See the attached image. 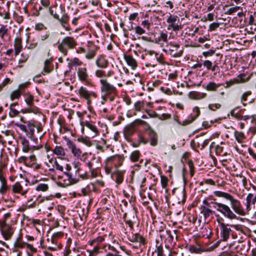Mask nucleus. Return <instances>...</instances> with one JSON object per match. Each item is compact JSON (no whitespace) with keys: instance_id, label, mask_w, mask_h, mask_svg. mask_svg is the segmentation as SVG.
<instances>
[{"instance_id":"69168bd1","label":"nucleus","mask_w":256,"mask_h":256,"mask_svg":"<svg viewBox=\"0 0 256 256\" xmlns=\"http://www.w3.org/2000/svg\"><path fill=\"white\" fill-rule=\"evenodd\" d=\"M100 248L98 245L95 246L92 250L88 251L90 252L89 256H94L97 254Z\"/></svg>"},{"instance_id":"c85d7f7f","label":"nucleus","mask_w":256,"mask_h":256,"mask_svg":"<svg viewBox=\"0 0 256 256\" xmlns=\"http://www.w3.org/2000/svg\"><path fill=\"white\" fill-rule=\"evenodd\" d=\"M190 98L194 100H200L205 98L206 96V94L198 92L192 91L189 93Z\"/></svg>"},{"instance_id":"cd10ccee","label":"nucleus","mask_w":256,"mask_h":256,"mask_svg":"<svg viewBox=\"0 0 256 256\" xmlns=\"http://www.w3.org/2000/svg\"><path fill=\"white\" fill-rule=\"evenodd\" d=\"M158 241L156 240V249L152 252V256H165L162 244L158 245Z\"/></svg>"},{"instance_id":"052dcab7","label":"nucleus","mask_w":256,"mask_h":256,"mask_svg":"<svg viewBox=\"0 0 256 256\" xmlns=\"http://www.w3.org/2000/svg\"><path fill=\"white\" fill-rule=\"evenodd\" d=\"M67 61L71 60L72 62V64L76 66H81L82 64V62L80 61L78 58H74L73 59L70 60L69 58H67Z\"/></svg>"},{"instance_id":"4be33fe9","label":"nucleus","mask_w":256,"mask_h":256,"mask_svg":"<svg viewBox=\"0 0 256 256\" xmlns=\"http://www.w3.org/2000/svg\"><path fill=\"white\" fill-rule=\"evenodd\" d=\"M12 192L13 193L20 194L23 196H26L28 190H24L23 187L19 182H16L12 186Z\"/></svg>"},{"instance_id":"f3484780","label":"nucleus","mask_w":256,"mask_h":256,"mask_svg":"<svg viewBox=\"0 0 256 256\" xmlns=\"http://www.w3.org/2000/svg\"><path fill=\"white\" fill-rule=\"evenodd\" d=\"M108 160L111 162L112 166H114L116 168H118L122 165L124 158L121 156L116 154L108 157Z\"/></svg>"},{"instance_id":"37998d69","label":"nucleus","mask_w":256,"mask_h":256,"mask_svg":"<svg viewBox=\"0 0 256 256\" xmlns=\"http://www.w3.org/2000/svg\"><path fill=\"white\" fill-rule=\"evenodd\" d=\"M106 165L104 166L105 172L107 174H110L112 172V164L111 162L108 160V158L106 160Z\"/></svg>"},{"instance_id":"6ab92c4d","label":"nucleus","mask_w":256,"mask_h":256,"mask_svg":"<svg viewBox=\"0 0 256 256\" xmlns=\"http://www.w3.org/2000/svg\"><path fill=\"white\" fill-rule=\"evenodd\" d=\"M128 240L132 242H139L142 245L145 246L147 244L146 239L139 233L132 234L131 238H128Z\"/></svg>"},{"instance_id":"f8f14e48","label":"nucleus","mask_w":256,"mask_h":256,"mask_svg":"<svg viewBox=\"0 0 256 256\" xmlns=\"http://www.w3.org/2000/svg\"><path fill=\"white\" fill-rule=\"evenodd\" d=\"M200 111L199 108L195 106L193 108V114H190L186 120H184L182 122H181V124L180 125L186 126L192 123L200 116Z\"/></svg>"},{"instance_id":"5701e85b","label":"nucleus","mask_w":256,"mask_h":256,"mask_svg":"<svg viewBox=\"0 0 256 256\" xmlns=\"http://www.w3.org/2000/svg\"><path fill=\"white\" fill-rule=\"evenodd\" d=\"M124 172L120 170H116L112 174V176L113 178H115L116 182L120 184L123 182L124 180Z\"/></svg>"},{"instance_id":"79ce46f5","label":"nucleus","mask_w":256,"mask_h":256,"mask_svg":"<svg viewBox=\"0 0 256 256\" xmlns=\"http://www.w3.org/2000/svg\"><path fill=\"white\" fill-rule=\"evenodd\" d=\"M240 9H242V8L240 6L232 7L228 8L227 10L225 11L224 14L227 15L233 14L234 13L236 12L238 10Z\"/></svg>"},{"instance_id":"6e6552de","label":"nucleus","mask_w":256,"mask_h":256,"mask_svg":"<svg viewBox=\"0 0 256 256\" xmlns=\"http://www.w3.org/2000/svg\"><path fill=\"white\" fill-rule=\"evenodd\" d=\"M140 38L146 42H151L156 44H160V42H167L168 41V32H167L160 31L159 32L158 36L156 38L148 37L146 36H142ZM140 38V37H138Z\"/></svg>"},{"instance_id":"aec40b11","label":"nucleus","mask_w":256,"mask_h":256,"mask_svg":"<svg viewBox=\"0 0 256 256\" xmlns=\"http://www.w3.org/2000/svg\"><path fill=\"white\" fill-rule=\"evenodd\" d=\"M146 131L150 138V145L152 146H156L158 144L157 134L150 126L146 129Z\"/></svg>"},{"instance_id":"a18cd8bd","label":"nucleus","mask_w":256,"mask_h":256,"mask_svg":"<svg viewBox=\"0 0 256 256\" xmlns=\"http://www.w3.org/2000/svg\"><path fill=\"white\" fill-rule=\"evenodd\" d=\"M20 96V92L19 90H16L12 92L10 96V98L11 100L12 101L15 99H19Z\"/></svg>"},{"instance_id":"9d476101","label":"nucleus","mask_w":256,"mask_h":256,"mask_svg":"<svg viewBox=\"0 0 256 256\" xmlns=\"http://www.w3.org/2000/svg\"><path fill=\"white\" fill-rule=\"evenodd\" d=\"M77 75L80 81L85 85L92 86V82L88 80L89 76L86 67H80L76 70Z\"/></svg>"},{"instance_id":"423d86ee","label":"nucleus","mask_w":256,"mask_h":256,"mask_svg":"<svg viewBox=\"0 0 256 256\" xmlns=\"http://www.w3.org/2000/svg\"><path fill=\"white\" fill-rule=\"evenodd\" d=\"M167 47L168 48V50L164 49L163 51L173 58L180 57L184 53V48H180L178 44L170 42L167 45Z\"/></svg>"},{"instance_id":"7ed1b4c3","label":"nucleus","mask_w":256,"mask_h":256,"mask_svg":"<svg viewBox=\"0 0 256 256\" xmlns=\"http://www.w3.org/2000/svg\"><path fill=\"white\" fill-rule=\"evenodd\" d=\"M102 99L104 101L109 100L113 102L117 95V89L106 79L100 80Z\"/></svg>"},{"instance_id":"c03bdc74","label":"nucleus","mask_w":256,"mask_h":256,"mask_svg":"<svg viewBox=\"0 0 256 256\" xmlns=\"http://www.w3.org/2000/svg\"><path fill=\"white\" fill-rule=\"evenodd\" d=\"M188 250L192 253L200 254L203 252L201 248H198L194 245H190L188 246Z\"/></svg>"},{"instance_id":"dca6fc26","label":"nucleus","mask_w":256,"mask_h":256,"mask_svg":"<svg viewBox=\"0 0 256 256\" xmlns=\"http://www.w3.org/2000/svg\"><path fill=\"white\" fill-rule=\"evenodd\" d=\"M36 158L35 155H31L27 157L26 166L33 168L34 170H38L40 168L41 165L36 164Z\"/></svg>"},{"instance_id":"4468645a","label":"nucleus","mask_w":256,"mask_h":256,"mask_svg":"<svg viewBox=\"0 0 256 256\" xmlns=\"http://www.w3.org/2000/svg\"><path fill=\"white\" fill-rule=\"evenodd\" d=\"M78 94L80 97L84 99H88V98L92 97L94 98H96L98 97V94L96 92L90 91L86 87L83 86H81L80 88Z\"/></svg>"},{"instance_id":"a211bd4d","label":"nucleus","mask_w":256,"mask_h":256,"mask_svg":"<svg viewBox=\"0 0 256 256\" xmlns=\"http://www.w3.org/2000/svg\"><path fill=\"white\" fill-rule=\"evenodd\" d=\"M96 66L101 68H106L109 64L108 60L106 58L104 55L102 54L98 56L96 60Z\"/></svg>"},{"instance_id":"39448f33","label":"nucleus","mask_w":256,"mask_h":256,"mask_svg":"<svg viewBox=\"0 0 256 256\" xmlns=\"http://www.w3.org/2000/svg\"><path fill=\"white\" fill-rule=\"evenodd\" d=\"M166 22L168 24V30H172L174 32H176L183 28L182 20L177 15L170 14Z\"/></svg>"},{"instance_id":"473e14b6","label":"nucleus","mask_w":256,"mask_h":256,"mask_svg":"<svg viewBox=\"0 0 256 256\" xmlns=\"http://www.w3.org/2000/svg\"><path fill=\"white\" fill-rule=\"evenodd\" d=\"M252 94L250 90H248L244 92L240 96V102L242 104L246 106H248V103L246 102L248 100V98Z\"/></svg>"},{"instance_id":"393cba45","label":"nucleus","mask_w":256,"mask_h":256,"mask_svg":"<svg viewBox=\"0 0 256 256\" xmlns=\"http://www.w3.org/2000/svg\"><path fill=\"white\" fill-rule=\"evenodd\" d=\"M176 198L178 204H184L185 203L186 198V194L184 186H183L182 189L178 194Z\"/></svg>"},{"instance_id":"58836bf2","label":"nucleus","mask_w":256,"mask_h":256,"mask_svg":"<svg viewBox=\"0 0 256 256\" xmlns=\"http://www.w3.org/2000/svg\"><path fill=\"white\" fill-rule=\"evenodd\" d=\"M32 200L30 199V200H28L27 202V204L29 208H33L36 207V200H38V204H39V203L42 202L44 201V199L43 198H42L41 196H39L36 198V200H35L34 202L32 203H30L32 202Z\"/></svg>"},{"instance_id":"8fccbe9b","label":"nucleus","mask_w":256,"mask_h":256,"mask_svg":"<svg viewBox=\"0 0 256 256\" xmlns=\"http://www.w3.org/2000/svg\"><path fill=\"white\" fill-rule=\"evenodd\" d=\"M144 106V101H138L134 104V110L136 111H140Z\"/></svg>"},{"instance_id":"1a4fd4ad","label":"nucleus","mask_w":256,"mask_h":256,"mask_svg":"<svg viewBox=\"0 0 256 256\" xmlns=\"http://www.w3.org/2000/svg\"><path fill=\"white\" fill-rule=\"evenodd\" d=\"M53 18L58 20L61 26L67 31L71 30L69 24L70 16L64 10L62 18H60L59 15L56 12L52 15Z\"/></svg>"},{"instance_id":"f03ea898","label":"nucleus","mask_w":256,"mask_h":256,"mask_svg":"<svg viewBox=\"0 0 256 256\" xmlns=\"http://www.w3.org/2000/svg\"><path fill=\"white\" fill-rule=\"evenodd\" d=\"M215 216L216 218V222L218 224L220 228V240L224 242L227 241L230 235L233 239H236L238 238L236 234L233 232L231 228L238 230H239L238 225L225 224L224 222V218L218 214H215Z\"/></svg>"},{"instance_id":"e433bc0d","label":"nucleus","mask_w":256,"mask_h":256,"mask_svg":"<svg viewBox=\"0 0 256 256\" xmlns=\"http://www.w3.org/2000/svg\"><path fill=\"white\" fill-rule=\"evenodd\" d=\"M22 236L17 238L16 241L14 242V248H22L26 246V242L22 241Z\"/></svg>"},{"instance_id":"20e7f679","label":"nucleus","mask_w":256,"mask_h":256,"mask_svg":"<svg viewBox=\"0 0 256 256\" xmlns=\"http://www.w3.org/2000/svg\"><path fill=\"white\" fill-rule=\"evenodd\" d=\"M76 45L77 42L74 38L67 36L62 40L58 45V48L64 56H66L68 53V50L74 48Z\"/></svg>"},{"instance_id":"ea45409f","label":"nucleus","mask_w":256,"mask_h":256,"mask_svg":"<svg viewBox=\"0 0 256 256\" xmlns=\"http://www.w3.org/2000/svg\"><path fill=\"white\" fill-rule=\"evenodd\" d=\"M254 194L250 193L248 194L246 198V208L248 209L250 207L251 203L254 204L256 202H254Z\"/></svg>"},{"instance_id":"a878e982","label":"nucleus","mask_w":256,"mask_h":256,"mask_svg":"<svg viewBox=\"0 0 256 256\" xmlns=\"http://www.w3.org/2000/svg\"><path fill=\"white\" fill-rule=\"evenodd\" d=\"M200 209L201 210L200 212L203 214L205 220H206L208 217L214 214V215L216 214L214 211L204 206H201Z\"/></svg>"},{"instance_id":"13d9d810","label":"nucleus","mask_w":256,"mask_h":256,"mask_svg":"<svg viewBox=\"0 0 256 256\" xmlns=\"http://www.w3.org/2000/svg\"><path fill=\"white\" fill-rule=\"evenodd\" d=\"M160 182L163 188H166L168 184V178L166 176H160Z\"/></svg>"},{"instance_id":"2f4dec72","label":"nucleus","mask_w":256,"mask_h":256,"mask_svg":"<svg viewBox=\"0 0 256 256\" xmlns=\"http://www.w3.org/2000/svg\"><path fill=\"white\" fill-rule=\"evenodd\" d=\"M222 84H216L214 82H210L206 86V90L208 91H216L217 89L222 86Z\"/></svg>"},{"instance_id":"412c9836","label":"nucleus","mask_w":256,"mask_h":256,"mask_svg":"<svg viewBox=\"0 0 256 256\" xmlns=\"http://www.w3.org/2000/svg\"><path fill=\"white\" fill-rule=\"evenodd\" d=\"M0 181L1 186L0 188V194L2 195H5L10 186L7 184V180L6 178L2 174H0Z\"/></svg>"},{"instance_id":"864d4df0","label":"nucleus","mask_w":256,"mask_h":256,"mask_svg":"<svg viewBox=\"0 0 256 256\" xmlns=\"http://www.w3.org/2000/svg\"><path fill=\"white\" fill-rule=\"evenodd\" d=\"M188 164L189 166L190 176L192 177L194 174V166L192 160H189L188 162Z\"/></svg>"},{"instance_id":"09e8293b","label":"nucleus","mask_w":256,"mask_h":256,"mask_svg":"<svg viewBox=\"0 0 256 256\" xmlns=\"http://www.w3.org/2000/svg\"><path fill=\"white\" fill-rule=\"evenodd\" d=\"M48 189V186L47 184H38L36 190L37 191H42L46 192Z\"/></svg>"},{"instance_id":"ddd939ff","label":"nucleus","mask_w":256,"mask_h":256,"mask_svg":"<svg viewBox=\"0 0 256 256\" xmlns=\"http://www.w3.org/2000/svg\"><path fill=\"white\" fill-rule=\"evenodd\" d=\"M28 131L26 133V135L32 141L34 142L35 144H38V139L34 136L35 128L36 126L32 122L28 121L27 124Z\"/></svg>"},{"instance_id":"338daca9","label":"nucleus","mask_w":256,"mask_h":256,"mask_svg":"<svg viewBox=\"0 0 256 256\" xmlns=\"http://www.w3.org/2000/svg\"><path fill=\"white\" fill-rule=\"evenodd\" d=\"M220 26V24L218 22H212L210 24L209 26V31H214L216 30Z\"/></svg>"},{"instance_id":"774afa93","label":"nucleus","mask_w":256,"mask_h":256,"mask_svg":"<svg viewBox=\"0 0 256 256\" xmlns=\"http://www.w3.org/2000/svg\"><path fill=\"white\" fill-rule=\"evenodd\" d=\"M136 33L138 35H142L146 32V30L140 26H136L134 28Z\"/></svg>"},{"instance_id":"b1692460","label":"nucleus","mask_w":256,"mask_h":256,"mask_svg":"<svg viewBox=\"0 0 256 256\" xmlns=\"http://www.w3.org/2000/svg\"><path fill=\"white\" fill-rule=\"evenodd\" d=\"M166 234L167 237L164 240V246L166 249L170 250L171 248V246L174 240V237L171 234V232L170 230H166Z\"/></svg>"},{"instance_id":"c756f323","label":"nucleus","mask_w":256,"mask_h":256,"mask_svg":"<svg viewBox=\"0 0 256 256\" xmlns=\"http://www.w3.org/2000/svg\"><path fill=\"white\" fill-rule=\"evenodd\" d=\"M92 46L93 48L90 50L86 55V58L88 60H91L95 56L96 54V52L99 48L98 46L95 45H93Z\"/></svg>"},{"instance_id":"7c9ffc66","label":"nucleus","mask_w":256,"mask_h":256,"mask_svg":"<svg viewBox=\"0 0 256 256\" xmlns=\"http://www.w3.org/2000/svg\"><path fill=\"white\" fill-rule=\"evenodd\" d=\"M24 96L26 97L25 102L29 107L35 106L34 103V97L32 94L28 92L24 94Z\"/></svg>"},{"instance_id":"4d7b16f0","label":"nucleus","mask_w":256,"mask_h":256,"mask_svg":"<svg viewBox=\"0 0 256 256\" xmlns=\"http://www.w3.org/2000/svg\"><path fill=\"white\" fill-rule=\"evenodd\" d=\"M134 132V129L132 126H128L125 128L124 134L125 135L131 136Z\"/></svg>"},{"instance_id":"de8ad7c7","label":"nucleus","mask_w":256,"mask_h":256,"mask_svg":"<svg viewBox=\"0 0 256 256\" xmlns=\"http://www.w3.org/2000/svg\"><path fill=\"white\" fill-rule=\"evenodd\" d=\"M38 108L36 106L30 107L29 108H22L21 110V112L23 114L26 113H36L38 111Z\"/></svg>"},{"instance_id":"a19ab883","label":"nucleus","mask_w":256,"mask_h":256,"mask_svg":"<svg viewBox=\"0 0 256 256\" xmlns=\"http://www.w3.org/2000/svg\"><path fill=\"white\" fill-rule=\"evenodd\" d=\"M53 152L58 156H64L66 153L62 147L60 146H56L52 150Z\"/></svg>"},{"instance_id":"49530a36","label":"nucleus","mask_w":256,"mask_h":256,"mask_svg":"<svg viewBox=\"0 0 256 256\" xmlns=\"http://www.w3.org/2000/svg\"><path fill=\"white\" fill-rule=\"evenodd\" d=\"M234 137L238 143L241 142L242 140L244 138V135L243 132L235 130L234 132Z\"/></svg>"},{"instance_id":"9b49d317","label":"nucleus","mask_w":256,"mask_h":256,"mask_svg":"<svg viewBox=\"0 0 256 256\" xmlns=\"http://www.w3.org/2000/svg\"><path fill=\"white\" fill-rule=\"evenodd\" d=\"M134 211L132 212V219L126 220L127 213L125 212L122 216V218L126 224H128L130 230H133L134 228V225L138 221V216L136 213L138 210L136 207L134 206L133 208Z\"/></svg>"},{"instance_id":"3c124183","label":"nucleus","mask_w":256,"mask_h":256,"mask_svg":"<svg viewBox=\"0 0 256 256\" xmlns=\"http://www.w3.org/2000/svg\"><path fill=\"white\" fill-rule=\"evenodd\" d=\"M222 106L220 104H210L208 106V108L212 111H216L218 109H220Z\"/></svg>"},{"instance_id":"2eb2a0df","label":"nucleus","mask_w":256,"mask_h":256,"mask_svg":"<svg viewBox=\"0 0 256 256\" xmlns=\"http://www.w3.org/2000/svg\"><path fill=\"white\" fill-rule=\"evenodd\" d=\"M22 144V151L24 152H33L34 150H38V148L34 146H30L29 141L25 137H20Z\"/></svg>"},{"instance_id":"72a5a7b5","label":"nucleus","mask_w":256,"mask_h":256,"mask_svg":"<svg viewBox=\"0 0 256 256\" xmlns=\"http://www.w3.org/2000/svg\"><path fill=\"white\" fill-rule=\"evenodd\" d=\"M140 152L138 150H136L132 152L130 156V160L132 162H138L140 159Z\"/></svg>"},{"instance_id":"4c0bfd02","label":"nucleus","mask_w":256,"mask_h":256,"mask_svg":"<svg viewBox=\"0 0 256 256\" xmlns=\"http://www.w3.org/2000/svg\"><path fill=\"white\" fill-rule=\"evenodd\" d=\"M77 141L86 144L88 146H90L92 145V142L88 137L84 138L82 136H80L78 138Z\"/></svg>"},{"instance_id":"f257e3e1","label":"nucleus","mask_w":256,"mask_h":256,"mask_svg":"<svg viewBox=\"0 0 256 256\" xmlns=\"http://www.w3.org/2000/svg\"><path fill=\"white\" fill-rule=\"evenodd\" d=\"M214 194L218 197L223 198L230 202L231 208L228 205L221 202H212V208L219 212L228 220H238L239 216H244V211L240 200L234 198L230 194L221 191L214 192Z\"/></svg>"},{"instance_id":"6e6d98bb","label":"nucleus","mask_w":256,"mask_h":256,"mask_svg":"<svg viewBox=\"0 0 256 256\" xmlns=\"http://www.w3.org/2000/svg\"><path fill=\"white\" fill-rule=\"evenodd\" d=\"M10 112L9 116L10 118H14L16 116H18L20 112L14 108H9Z\"/></svg>"},{"instance_id":"0eeeda50","label":"nucleus","mask_w":256,"mask_h":256,"mask_svg":"<svg viewBox=\"0 0 256 256\" xmlns=\"http://www.w3.org/2000/svg\"><path fill=\"white\" fill-rule=\"evenodd\" d=\"M0 230L4 239L10 240L12 238L14 228L12 224H8L4 222H0Z\"/></svg>"},{"instance_id":"bf43d9fd","label":"nucleus","mask_w":256,"mask_h":256,"mask_svg":"<svg viewBox=\"0 0 256 256\" xmlns=\"http://www.w3.org/2000/svg\"><path fill=\"white\" fill-rule=\"evenodd\" d=\"M138 142H140V144H146L148 143V140H146L142 134H138Z\"/></svg>"},{"instance_id":"bb28decb","label":"nucleus","mask_w":256,"mask_h":256,"mask_svg":"<svg viewBox=\"0 0 256 256\" xmlns=\"http://www.w3.org/2000/svg\"><path fill=\"white\" fill-rule=\"evenodd\" d=\"M124 58L126 61L127 64L132 67V69H134L138 66L136 60L131 55L124 56Z\"/></svg>"},{"instance_id":"603ef678","label":"nucleus","mask_w":256,"mask_h":256,"mask_svg":"<svg viewBox=\"0 0 256 256\" xmlns=\"http://www.w3.org/2000/svg\"><path fill=\"white\" fill-rule=\"evenodd\" d=\"M221 120V118H218V119H215L214 120H211L210 122V124H209L208 122V121H204L202 122V125L205 128H209L210 127L212 124L214 122H217L218 121V120Z\"/></svg>"},{"instance_id":"680f3d73","label":"nucleus","mask_w":256,"mask_h":256,"mask_svg":"<svg viewBox=\"0 0 256 256\" xmlns=\"http://www.w3.org/2000/svg\"><path fill=\"white\" fill-rule=\"evenodd\" d=\"M72 152L75 156L80 157L82 154V151L78 148H77L76 146L73 148L72 150Z\"/></svg>"},{"instance_id":"f704fd0d","label":"nucleus","mask_w":256,"mask_h":256,"mask_svg":"<svg viewBox=\"0 0 256 256\" xmlns=\"http://www.w3.org/2000/svg\"><path fill=\"white\" fill-rule=\"evenodd\" d=\"M84 125L94 133V135L92 136V138L99 134V131L96 126L92 124L87 120L84 122Z\"/></svg>"},{"instance_id":"c9c22d12","label":"nucleus","mask_w":256,"mask_h":256,"mask_svg":"<svg viewBox=\"0 0 256 256\" xmlns=\"http://www.w3.org/2000/svg\"><path fill=\"white\" fill-rule=\"evenodd\" d=\"M240 108V106H238L232 109L230 112V114L232 117L238 120H241V117H242V115L240 112H236V110Z\"/></svg>"},{"instance_id":"e2e57ef3","label":"nucleus","mask_w":256,"mask_h":256,"mask_svg":"<svg viewBox=\"0 0 256 256\" xmlns=\"http://www.w3.org/2000/svg\"><path fill=\"white\" fill-rule=\"evenodd\" d=\"M239 82H240L239 80H238L237 78H234V80H231L229 81H226V86H225V88H228L234 84L239 83Z\"/></svg>"},{"instance_id":"0e129e2a","label":"nucleus","mask_w":256,"mask_h":256,"mask_svg":"<svg viewBox=\"0 0 256 256\" xmlns=\"http://www.w3.org/2000/svg\"><path fill=\"white\" fill-rule=\"evenodd\" d=\"M53 67L51 68L50 66H44L43 70L42 72V75H45L46 73H50L53 70Z\"/></svg>"},{"instance_id":"5fc2aeb1","label":"nucleus","mask_w":256,"mask_h":256,"mask_svg":"<svg viewBox=\"0 0 256 256\" xmlns=\"http://www.w3.org/2000/svg\"><path fill=\"white\" fill-rule=\"evenodd\" d=\"M8 29L6 28V26L1 25L0 28V37L1 38H4V36L7 34Z\"/></svg>"}]
</instances>
